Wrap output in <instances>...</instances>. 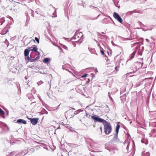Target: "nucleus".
Listing matches in <instances>:
<instances>
[{"label":"nucleus","mask_w":156,"mask_h":156,"mask_svg":"<svg viewBox=\"0 0 156 156\" xmlns=\"http://www.w3.org/2000/svg\"><path fill=\"white\" fill-rule=\"evenodd\" d=\"M103 124L104 126V132L106 134H109L111 132L112 129L110 123L106 121Z\"/></svg>","instance_id":"1"},{"label":"nucleus","mask_w":156,"mask_h":156,"mask_svg":"<svg viewBox=\"0 0 156 156\" xmlns=\"http://www.w3.org/2000/svg\"><path fill=\"white\" fill-rule=\"evenodd\" d=\"M92 119H93L95 122H100L105 123L106 120L104 119L99 118L98 117H96V115L91 116Z\"/></svg>","instance_id":"2"},{"label":"nucleus","mask_w":156,"mask_h":156,"mask_svg":"<svg viewBox=\"0 0 156 156\" xmlns=\"http://www.w3.org/2000/svg\"><path fill=\"white\" fill-rule=\"evenodd\" d=\"M113 16L120 23H122L123 22L122 20L118 13L114 12L113 13Z\"/></svg>","instance_id":"3"},{"label":"nucleus","mask_w":156,"mask_h":156,"mask_svg":"<svg viewBox=\"0 0 156 156\" xmlns=\"http://www.w3.org/2000/svg\"><path fill=\"white\" fill-rule=\"evenodd\" d=\"M34 151L35 149L34 148L29 147L25 151L24 153L25 154L27 153L30 154L34 152Z\"/></svg>","instance_id":"4"},{"label":"nucleus","mask_w":156,"mask_h":156,"mask_svg":"<svg viewBox=\"0 0 156 156\" xmlns=\"http://www.w3.org/2000/svg\"><path fill=\"white\" fill-rule=\"evenodd\" d=\"M30 48H28V49H25L24 51V55L25 57V59L27 58L28 59H29V53L30 51Z\"/></svg>","instance_id":"5"},{"label":"nucleus","mask_w":156,"mask_h":156,"mask_svg":"<svg viewBox=\"0 0 156 156\" xmlns=\"http://www.w3.org/2000/svg\"><path fill=\"white\" fill-rule=\"evenodd\" d=\"M30 57H29V59H28L27 58L26 59V60H28V61H30V62H35L37 59L38 57H39V56H37L35 58L33 59V58L32 57V54H31L30 55Z\"/></svg>","instance_id":"6"},{"label":"nucleus","mask_w":156,"mask_h":156,"mask_svg":"<svg viewBox=\"0 0 156 156\" xmlns=\"http://www.w3.org/2000/svg\"><path fill=\"white\" fill-rule=\"evenodd\" d=\"M39 119L38 118H30V120L31 123L33 125H35L36 124L37 122Z\"/></svg>","instance_id":"7"},{"label":"nucleus","mask_w":156,"mask_h":156,"mask_svg":"<svg viewBox=\"0 0 156 156\" xmlns=\"http://www.w3.org/2000/svg\"><path fill=\"white\" fill-rule=\"evenodd\" d=\"M140 45H139V46H137L136 47L135 50L131 54L130 59H132L134 58L135 55L136 53V50L137 49H138V48H139Z\"/></svg>","instance_id":"8"},{"label":"nucleus","mask_w":156,"mask_h":156,"mask_svg":"<svg viewBox=\"0 0 156 156\" xmlns=\"http://www.w3.org/2000/svg\"><path fill=\"white\" fill-rule=\"evenodd\" d=\"M16 122L18 123L19 124L23 123L24 124H26L27 123V122L26 121L21 119H18L17 120Z\"/></svg>","instance_id":"9"},{"label":"nucleus","mask_w":156,"mask_h":156,"mask_svg":"<svg viewBox=\"0 0 156 156\" xmlns=\"http://www.w3.org/2000/svg\"><path fill=\"white\" fill-rule=\"evenodd\" d=\"M152 78L150 77L149 78H145L144 80H143V82H146L147 83H149L151 82V81H150V80H151L152 79Z\"/></svg>","instance_id":"10"},{"label":"nucleus","mask_w":156,"mask_h":156,"mask_svg":"<svg viewBox=\"0 0 156 156\" xmlns=\"http://www.w3.org/2000/svg\"><path fill=\"white\" fill-rule=\"evenodd\" d=\"M50 60V59L49 58H45L43 60V62L46 63H48Z\"/></svg>","instance_id":"11"},{"label":"nucleus","mask_w":156,"mask_h":156,"mask_svg":"<svg viewBox=\"0 0 156 156\" xmlns=\"http://www.w3.org/2000/svg\"><path fill=\"white\" fill-rule=\"evenodd\" d=\"M120 127V125L118 123L117 124L115 128V132L116 133H119V131Z\"/></svg>","instance_id":"12"},{"label":"nucleus","mask_w":156,"mask_h":156,"mask_svg":"<svg viewBox=\"0 0 156 156\" xmlns=\"http://www.w3.org/2000/svg\"><path fill=\"white\" fill-rule=\"evenodd\" d=\"M76 36L78 38H80L83 36V34L82 32H80L79 33H77L76 34Z\"/></svg>","instance_id":"13"},{"label":"nucleus","mask_w":156,"mask_h":156,"mask_svg":"<svg viewBox=\"0 0 156 156\" xmlns=\"http://www.w3.org/2000/svg\"><path fill=\"white\" fill-rule=\"evenodd\" d=\"M25 155V153L23 154V153L22 152H20L18 154H16L15 156H24Z\"/></svg>","instance_id":"14"},{"label":"nucleus","mask_w":156,"mask_h":156,"mask_svg":"<svg viewBox=\"0 0 156 156\" xmlns=\"http://www.w3.org/2000/svg\"><path fill=\"white\" fill-rule=\"evenodd\" d=\"M29 48H30V51H34L35 52H36L37 51V48L36 47H34L32 49H31L32 47H29Z\"/></svg>","instance_id":"15"},{"label":"nucleus","mask_w":156,"mask_h":156,"mask_svg":"<svg viewBox=\"0 0 156 156\" xmlns=\"http://www.w3.org/2000/svg\"><path fill=\"white\" fill-rule=\"evenodd\" d=\"M118 133H117L115 132V133L114 134L113 140H116L118 138Z\"/></svg>","instance_id":"16"},{"label":"nucleus","mask_w":156,"mask_h":156,"mask_svg":"<svg viewBox=\"0 0 156 156\" xmlns=\"http://www.w3.org/2000/svg\"><path fill=\"white\" fill-rule=\"evenodd\" d=\"M15 154L14 152H11L8 154L6 156H15Z\"/></svg>","instance_id":"17"},{"label":"nucleus","mask_w":156,"mask_h":156,"mask_svg":"<svg viewBox=\"0 0 156 156\" xmlns=\"http://www.w3.org/2000/svg\"><path fill=\"white\" fill-rule=\"evenodd\" d=\"M35 12L37 14H41V12L40 10L39 9H36V11H35Z\"/></svg>","instance_id":"18"},{"label":"nucleus","mask_w":156,"mask_h":156,"mask_svg":"<svg viewBox=\"0 0 156 156\" xmlns=\"http://www.w3.org/2000/svg\"><path fill=\"white\" fill-rule=\"evenodd\" d=\"M119 66H117L115 68V70H116V71H115L114 72L116 73H117V71H118L119 69Z\"/></svg>","instance_id":"19"},{"label":"nucleus","mask_w":156,"mask_h":156,"mask_svg":"<svg viewBox=\"0 0 156 156\" xmlns=\"http://www.w3.org/2000/svg\"><path fill=\"white\" fill-rule=\"evenodd\" d=\"M135 12V10H133V11H130V12H127V15H130V14H133V13H134Z\"/></svg>","instance_id":"20"},{"label":"nucleus","mask_w":156,"mask_h":156,"mask_svg":"<svg viewBox=\"0 0 156 156\" xmlns=\"http://www.w3.org/2000/svg\"><path fill=\"white\" fill-rule=\"evenodd\" d=\"M0 114L1 115H4L5 114L4 112L0 108Z\"/></svg>","instance_id":"21"},{"label":"nucleus","mask_w":156,"mask_h":156,"mask_svg":"<svg viewBox=\"0 0 156 156\" xmlns=\"http://www.w3.org/2000/svg\"><path fill=\"white\" fill-rule=\"evenodd\" d=\"M85 116L86 117H87L88 118H90V115L88 113L86 112Z\"/></svg>","instance_id":"22"},{"label":"nucleus","mask_w":156,"mask_h":156,"mask_svg":"<svg viewBox=\"0 0 156 156\" xmlns=\"http://www.w3.org/2000/svg\"><path fill=\"white\" fill-rule=\"evenodd\" d=\"M43 83V82L42 81H40L37 83V84L38 86L41 84Z\"/></svg>","instance_id":"23"},{"label":"nucleus","mask_w":156,"mask_h":156,"mask_svg":"<svg viewBox=\"0 0 156 156\" xmlns=\"http://www.w3.org/2000/svg\"><path fill=\"white\" fill-rule=\"evenodd\" d=\"M29 11H30L31 12V16H33V17H34V14H33V13L34 12L31 9H30V10H29Z\"/></svg>","instance_id":"24"},{"label":"nucleus","mask_w":156,"mask_h":156,"mask_svg":"<svg viewBox=\"0 0 156 156\" xmlns=\"http://www.w3.org/2000/svg\"><path fill=\"white\" fill-rule=\"evenodd\" d=\"M88 75V74L87 73H85L84 74H83V75H82L81 77V78H84L85 77L87 76Z\"/></svg>","instance_id":"25"},{"label":"nucleus","mask_w":156,"mask_h":156,"mask_svg":"<svg viewBox=\"0 0 156 156\" xmlns=\"http://www.w3.org/2000/svg\"><path fill=\"white\" fill-rule=\"evenodd\" d=\"M35 39L38 43H39V39L37 37H35Z\"/></svg>","instance_id":"26"},{"label":"nucleus","mask_w":156,"mask_h":156,"mask_svg":"<svg viewBox=\"0 0 156 156\" xmlns=\"http://www.w3.org/2000/svg\"><path fill=\"white\" fill-rule=\"evenodd\" d=\"M53 15L54 16V17H56L57 16V15H56V10H55L54 12L53 13Z\"/></svg>","instance_id":"27"},{"label":"nucleus","mask_w":156,"mask_h":156,"mask_svg":"<svg viewBox=\"0 0 156 156\" xmlns=\"http://www.w3.org/2000/svg\"><path fill=\"white\" fill-rule=\"evenodd\" d=\"M138 42H136L134 43L133 45L131 44V47H132L134 46H135L136 44H138Z\"/></svg>","instance_id":"28"},{"label":"nucleus","mask_w":156,"mask_h":156,"mask_svg":"<svg viewBox=\"0 0 156 156\" xmlns=\"http://www.w3.org/2000/svg\"><path fill=\"white\" fill-rule=\"evenodd\" d=\"M50 93L48 92H47V96L49 98H50Z\"/></svg>","instance_id":"29"},{"label":"nucleus","mask_w":156,"mask_h":156,"mask_svg":"<svg viewBox=\"0 0 156 156\" xmlns=\"http://www.w3.org/2000/svg\"><path fill=\"white\" fill-rule=\"evenodd\" d=\"M62 69H66V70H67L69 72H70V71H69V70L67 69H66L65 68V66L64 65H63V66H62Z\"/></svg>","instance_id":"30"},{"label":"nucleus","mask_w":156,"mask_h":156,"mask_svg":"<svg viewBox=\"0 0 156 156\" xmlns=\"http://www.w3.org/2000/svg\"><path fill=\"white\" fill-rule=\"evenodd\" d=\"M145 155L146 156H150V153L149 152H147L145 153Z\"/></svg>","instance_id":"31"},{"label":"nucleus","mask_w":156,"mask_h":156,"mask_svg":"<svg viewBox=\"0 0 156 156\" xmlns=\"http://www.w3.org/2000/svg\"><path fill=\"white\" fill-rule=\"evenodd\" d=\"M76 37H77V36H76V35L75 36H74L73 37H72V39H73V40H74V39H76Z\"/></svg>","instance_id":"32"},{"label":"nucleus","mask_w":156,"mask_h":156,"mask_svg":"<svg viewBox=\"0 0 156 156\" xmlns=\"http://www.w3.org/2000/svg\"><path fill=\"white\" fill-rule=\"evenodd\" d=\"M101 52L102 55H103L104 54V51L102 50H101Z\"/></svg>","instance_id":"33"},{"label":"nucleus","mask_w":156,"mask_h":156,"mask_svg":"<svg viewBox=\"0 0 156 156\" xmlns=\"http://www.w3.org/2000/svg\"><path fill=\"white\" fill-rule=\"evenodd\" d=\"M108 97H109V98L111 99V100H112V98L111 97V96H110V94H109V95H108Z\"/></svg>","instance_id":"34"},{"label":"nucleus","mask_w":156,"mask_h":156,"mask_svg":"<svg viewBox=\"0 0 156 156\" xmlns=\"http://www.w3.org/2000/svg\"><path fill=\"white\" fill-rule=\"evenodd\" d=\"M73 145H75V147H78V145H76V144H73Z\"/></svg>","instance_id":"35"},{"label":"nucleus","mask_w":156,"mask_h":156,"mask_svg":"<svg viewBox=\"0 0 156 156\" xmlns=\"http://www.w3.org/2000/svg\"><path fill=\"white\" fill-rule=\"evenodd\" d=\"M146 41L147 42H149V40L148 39H146Z\"/></svg>","instance_id":"36"},{"label":"nucleus","mask_w":156,"mask_h":156,"mask_svg":"<svg viewBox=\"0 0 156 156\" xmlns=\"http://www.w3.org/2000/svg\"><path fill=\"white\" fill-rule=\"evenodd\" d=\"M79 112H76V113H74V114L76 115V114H78Z\"/></svg>","instance_id":"37"},{"label":"nucleus","mask_w":156,"mask_h":156,"mask_svg":"<svg viewBox=\"0 0 156 156\" xmlns=\"http://www.w3.org/2000/svg\"><path fill=\"white\" fill-rule=\"evenodd\" d=\"M60 124L61 125H64V123L63 122H62L60 123Z\"/></svg>","instance_id":"38"},{"label":"nucleus","mask_w":156,"mask_h":156,"mask_svg":"<svg viewBox=\"0 0 156 156\" xmlns=\"http://www.w3.org/2000/svg\"><path fill=\"white\" fill-rule=\"evenodd\" d=\"M36 52H37V53L38 55H40V52L39 51H37Z\"/></svg>","instance_id":"39"},{"label":"nucleus","mask_w":156,"mask_h":156,"mask_svg":"<svg viewBox=\"0 0 156 156\" xmlns=\"http://www.w3.org/2000/svg\"><path fill=\"white\" fill-rule=\"evenodd\" d=\"M100 130H101V132H102V127H101L100 128Z\"/></svg>","instance_id":"40"},{"label":"nucleus","mask_w":156,"mask_h":156,"mask_svg":"<svg viewBox=\"0 0 156 156\" xmlns=\"http://www.w3.org/2000/svg\"><path fill=\"white\" fill-rule=\"evenodd\" d=\"M112 44H113V45H115V44L113 42V41H112Z\"/></svg>","instance_id":"41"},{"label":"nucleus","mask_w":156,"mask_h":156,"mask_svg":"<svg viewBox=\"0 0 156 156\" xmlns=\"http://www.w3.org/2000/svg\"><path fill=\"white\" fill-rule=\"evenodd\" d=\"M67 125H68L67 124H64V126H65L67 127Z\"/></svg>","instance_id":"42"},{"label":"nucleus","mask_w":156,"mask_h":156,"mask_svg":"<svg viewBox=\"0 0 156 156\" xmlns=\"http://www.w3.org/2000/svg\"><path fill=\"white\" fill-rule=\"evenodd\" d=\"M25 78L26 80H27V76H25Z\"/></svg>","instance_id":"43"},{"label":"nucleus","mask_w":156,"mask_h":156,"mask_svg":"<svg viewBox=\"0 0 156 156\" xmlns=\"http://www.w3.org/2000/svg\"><path fill=\"white\" fill-rule=\"evenodd\" d=\"M95 70H95V71H96V72H98V70H97V68H96V69H95Z\"/></svg>","instance_id":"44"},{"label":"nucleus","mask_w":156,"mask_h":156,"mask_svg":"<svg viewBox=\"0 0 156 156\" xmlns=\"http://www.w3.org/2000/svg\"><path fill=\"white\" fill-rule=\"evenodd\" d=\"M7 128L8 130H9V128L7 126Z\"/></svg>","instance_id":"45"},{"label":"nucleus","mask_w":156,"mask_h":156,"mask_svg":"<svg viewBox=\"0 0 156 156\" xmlns=\"http://www.w3.org/2000/svg\"><path fill=\"white\" fill-rule=\"evenodd\" d=\"M128 147H129V146H128H128H127V147H126V149H127L128 148Z\"/></svg>","instance_id":"46"},{"label":"nucleus","mask_w":156,"mask_h":156,"mask_svg":"<svg viewBox=\"0 0 156 156\" xmlns=\"http://www.w3.org/2000/svg\"><path fill=\"white\" fill-rule=\"evenodd\" d=\"M70 131H71L73 132V130H72L71 129H70Z\"/></svg>","instance_id":"47"},{"label":"nucleus","mask_w":156,"mask_h":156,"mask_svg":"<svg viewBox=\"0 0 156 156\" xmlns=\"http://www.w3.org/2000/svg\"><path fill=\"white\" fill-rule=\"evenodd\" d=\"M8 31H9L8 30H7L5 32V33H7Z\"/></svg>","instance_id":"48"},{"label":"nucleus","mask_w":156,"mask_h":156,"mask_svg":"<svg viewBox=\"0 0 156 156\" xmlns=\"http://www.w3.org/2000/svg\"><path fill=\"white\" fill-rule=\"evenodd\" d=\"M72 108V109H73V110H75V109L74 108Z\"/></svg>","instance_id":"49"},{"label":"nucleus","mask_w":156,"mask_h":156,"mask_svg":"<svg viewBox=\"0 0 156 156\" xmlns=\"http://www.w3.org/2000/svg\"><path fill=\"white\" fill-rule=\"evenodd\" d=\"M49 86H50V87H51V84H50V83Z\"/></svg>","instance_id":"50"},{"label":"nucleus","mask_w":156,"mask_h":156,"mask_svg":"<svg viewBox=\"0 0 156 156\" xmlns=\"http://www.w3.org/2000/svg\"><path fill=\"white\" fill-rule=\"evenodd\" d=\"M45 113L47 114H48V112L47 111H46V112Z\"/></svg>","instance_id":"51"},{"label":"nucleus","mask_w":156,"mask_h":156,"mask_svg":"<svg viewBox=\"0 0 156 156\" xmlns=\"http://www.w3.org/2000/svg\"><path fill=\"white\" fill-rule=\"evenodd\" d=\"M64 39H65V40H66L67 38H64Z\"/></svg>","instance_id":"52"},{"label":"nucleus","mask_w":156,"mask_h":156,"mask_svg":"<svg viewBox=\"0 0 156 156\" xmlns=\"http://www.w3.org/2000/svg\"><path fill=\"white\" fill-rule=\"evenodd\" d=\"M110 92H108V95L110 94Z\"/></svg>","instance_id":"53"},{"label":"nucleus","mask_w":156,"mask_h":156,"mask_svg":"<svg viewBox=\"0 0 156 156\" xmlns=\"http://www.w3.org/2000/svg\"><path fill=\"white\" fill-rule=\"evenodd\" d=\"M101 33H102V34H104V32H102Z\"/></svg>","instance_id":"54"},{"label":"nucleus","mask_w":156,"mask_h":156,"mask_svg":"<svg viewBox=\"0 0 156 156\" xmlns=\"http://www.w3.org/2000/svg\"><path fill=\"white\" fill-rule=\"evenodd\" d=\"M99 45H99V44H98V46H99Z\"/></svg>","instance_id":"55"},{"label":"nucleus","mask_w":156,"mask_h":156,"mask_svg":"<svg viewBox=\"0 0 156 156\" xmlns=\"http://www.w3.org/2000/svg\"><path fill=\"white\" fill-rule=\"evenodd\" d=\"M49 82H48V84H49Z\"/></svg>","instance_id":"56"},{"label":"nucleus","mask_w":156,"mask_h":156,"mask_svg":"<svg viewBox=\"0 0 156 156\" xmlns=\"http://www.w3.org/2000/svg\"><path fill=\"white\" fill-rule=\"evenodd\" d=\"M34 103L33 102H32L31 103V104L32 103Z\"/></svg>","instance_id":"57"},{"label":"nucleus","mask_w":156,"mask_h":156,"mask_svg":"<svg viewBox=\"0 0 156 156\" xmlns=\"http://www.w3.org/2000/svg\"><path fill=\"white\" fill-rule=\"evenodd\" d=\"M88 81H90L89 79H88Z\"/></svg>","instance_id":"58"}]
</instances>
